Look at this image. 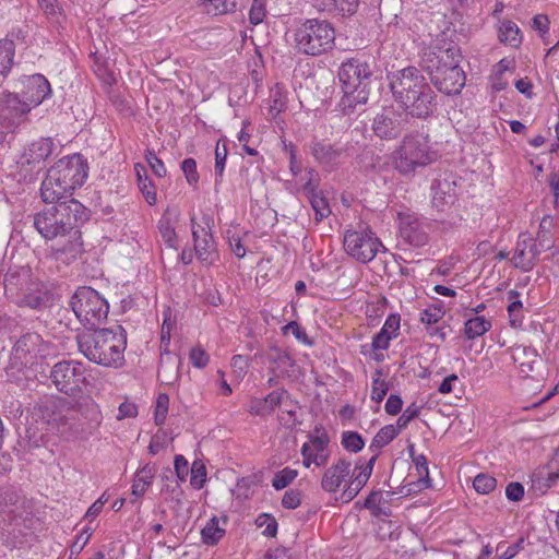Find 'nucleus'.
<instances>
[{
    "mask_svg": "<svg viewBox=\"0 0 559 559\" xmlns=\"http://www.w3.org/2000/svg\"><path fill=\"white\" fill-rule=\"evenodd\" d=\"M169 397L165 393L158 394L155 404V423L156 425H163L166 420L168 413Z\"/></svg>",
    "mask_w": 559,
    "mask_h": 559,
    "instance_id": "nucleus-56",
    "label": "nucleus"
},
{
    "mask_svg": "<svg viewBox=\"0 0 559 559\" xmlns=\"http://www.w3.org/2000/svg\"><path fill=\"white\" fill-rule=\"evenodd\" d=\"M399 231L401 238L409 246L420 248L429 242L431 224L421 221L413 212H399Z\"/></svg>",
    "mask_w": 559,
    "mask_h": 559,
    "instance_id": "nucleus-13",
    "label": "nucleus"
},
{
    "mask_svg": "<svg viewBox=\"0 0 559 559\" xmlns=\"http://www.w3.org/2000/svg\"><path fill=\"white\" fill-rule=\"evenodd\" d=\"M519 297L520 294L516 290L512 289L508 292V299L510 300V305L508 306V313L512 326H520L523 321V305Z\"/></svg>",
    "mask_w": 559,
    "mask_h": 559,
    "instance_id": "nucleus-39",
    "label": "nucleus"
},
{
    "mask_svg": "<svg viewBox=\"0 0 559 559\" xmlns=\"http://www.w3.org/2000/svg\"><path fill=\"white\" fill-rule=\"evenodd\" d=\"M350 478V461L345 457H340L324 471L320 485L323 491L329 493H335Z\"/></svg>",
    "mask_w": 559,
    "mask_h": 559,
    "instance_id": "nucleus-23",
    "label": "nucleus"
},
{
    "mask_svg": "<svg viewBox=\"0 0 559 559\" xmlns=\"http://www.w3.org/2000/svg\"><path fill=\"white\" fill-rule=\"evenodd\" d=\"M53 148L55 143L50 138H40L32 142L16 162L24 176L38 174L45 167V162Z\"/></svg>",
    "mask_w": 559,
    "mask_h": 559,
    "instance_id": "nucleus-12",
    "label": "nucleus"
},
{
    "mask_svg": "<svg viewBox=\"0 0 559 559\" xmlns=\"http://www.w3.org/2000/svg\"><path fill=\"white\" fill-rule=\"evenodd\" d=\"M204 7L206 13L219 15L235 12L237 2L236 0H206Z\"/></svg>",
    "mask_w": 559,
    "mask_h": 559,
    "instance_id": "nucleus-41",
    "label": "nucleus"
},
{
    "mask_svg": "<svg viewBox=\"0 0 559 559\" xmlns=\"http://www.w3.org/2000/svg\"><path fill=\"white\" fill-rule=\"evenodd\" d=\"M37 3L50 22L57 24L62 23L64 12L58 0H37Z\"/></svg>",
    "mask_w": 559,
    "mask_h": 559,
    "instance_id": "nucleus-37",
    "label": "nucleus"
},
{
    "mask_svg": "<svg viewBox=\"0 0 559 559\" xmlns=\"http://www.w3.org/2000/svg\"><path fill=\"white\" fill-rule=\"evenodd\" d=\"M265 359L270 365L273 377L269 382L272 383L275 378L289 377L290 368L294 366V359L285 350L277 346H271L265 353Z\"/></svg>",
    "mask_w": 559,
    "mask_h": 559,
    "instance_id": "nucleus-28",
    "label": "nucleus"
},
{
    "mask_svg": "<svg viewBox=\"0 0 559 559\" xmlns=\"http://www.w3.org/2000/svg\"><path fill=\"white\" fill-rule=\"evenodd\" d=\"M145 159H146L147 164L150 165L151 169L153 170V173L157 177L163 178L167 175V169H166L163 160L159 159L153 151H151V150L146 151Z\"/></svg>",
    "mask_w": 559,
    "mask_h": 559,
    "instance_id": "nucleus-58",
    "label": "nucleus"
},
{
    "mask_svg": "<svg viewBox=\"0 0 559 559\" xmlns=\"http://www.w3.org/2000/svg\"><path fill=\"white\" fill-rule=\"evenodd\" d=\"M52 167L66 180L72 192L82 187L88 177V165L81 154L64 156Z\"/></svg>",
    "mask_w": 559,
    "mask_h": 559,
    "instance_id": "nucleus-17",
    "label": "nucleus"
},
{
    "mask_svg": "<svg viewBox=\"0 0 559 559\" xmlns=\"http://www.w3.org/2000/svg\"><path fill=\"white\" fill-rule=\"evenodd\" d=\"M413 462L415 464L417 474L419 476L418 484L420 485V489L428 488L430 486V479L428 477V461L424 454H418L417 456H413Z\"/></svg>",
    "mask_w": 559,
    "mask_h": 559,
    "instance_id": "nucleus-48",
    "label": "nucleus"
},
{
    "mask_svg": "<svg viewBox=\"0 0 559 559\" xmlns=\"http://www.w3.org/2000/svg\"><path fill=\"white\" fill-rule=\"evenodd\" d=\"M543 250L536 240L527 233H521L518 237L511 263L523 272H530L536 265Z\"/></svg>",
    "mask_w": 559,
    "mask_h": 559,
    "instance_id": "nucleus-21",
    "label": "nucleus"
},
{
    "mask_svg": "<svg viewBox=\"0 0 559 559\" xmlns=\"http://www.w3.org/2000/svg\"><path fill=\"white\" fill-rule=\"evenodd\" d=\"M4 294L19 307L41 310L48 306L49 296L46 287L31 277L29 270H12L7 273Z\"/></svg>",
    "mask_w": 559,
    "mask_h": 559,
    "instance_id": "nucleus-6",
    "label": "nucleus"
},
{
    "mask_svg": "<svg viewBox=\"0 0 559 559\" xmlns=\"http://www.w3.org/2000/svg\"><path fill=\"white\" fill-rule=\"evenodd\" d=\"M513 360L518 364L520 373L528 377L534 371V365L537 362V353L535 349L525 346H519L513 350Z\"/></svg>",
    "mask_w": 559,
    "mask_h": 559,
    "instance_id": "nucleus-31",
    "label": "nucleus"
},
{
    "mask_svg": "<svg viewBox=\"0 0 559 559\" xmlns=\"http://www.w3.org/2000/svg\"><path fill=\"white\" fill-rule=\"evenodd\" d=\"M40 194L44 202L58 204L62 199L71 197L72 190L58 171L51 167L41 182Z\"/></svg>",
    "mask_w": 559,
    "mask_h": 559,
    "instance_id": "nucleus-25",
    "label": "nucleus"
},
{
    "mask_svg": "<svg viewBox=\"0 0 559 559\" xmlns=\"http://www.w3.org/2000/svg\"><path fill=\"white\" fill-rule=\"evenodd\" d=\"M377 377L372 378L371 384V400L376 403H381L389 391V384L385 380L381 379V371L376 372Z\"/></svg>",
    "mask_w": 559,
    "mask_h": 559,
    "instance_id": "nucleus-51",
    "label": "nucleus"
},
{
    "mask_svg": "<svg viewBox=\"0 0 559 559\" xmlns=\"http://www.w3.org/2000/svg\"><path fill=\"white\" fill-rule=\"evenodd\" d=\"M524 539L520 538L516 543L504 548V542L497 545L498 559H513L520 550L523 549Z\"/></svg>",
    "mask_w": 559,
    "mask_h": 559,
    "instance_id": "nucleus-57",
    "label": "nucleus"
},
{
    "mask_svg": "<svg viewBox=\"0 0 559 559\" xmlns=\"http://www.w3.org/2000/svg\"><path fill=\"white\" fill-rule=\"evenodd\" d=\"M491 329V321L486 319L484 316H476L469 318L464 324V335L468 340H475L483 336Z\"/></svg>",
    "mask_w": 559,
    "mask_h": 559,
    "instance_id": "nucleus-35",
    "label": "nucleus"
},
{
    "mask_svg": "<svg viewBox=\"0 0 559 559\" xmlns=\"http://www.w3.org/2000/svg\"><path fill=\"white\" fill-rule=\"evenodd\" d=\"M419 406L414 403L407 406V408L397 418L396 428H399V430L406 428L407 425L419 415Z\"/></svg>",
    "mask_w": 559,
    "mask_h": 559,
    "instance_id": "nucleus-61",
    "label": "nucleus"
},
{
    "mask_svg": "<svg viewBox=\"0 0 559 559\" xmlns=\"http://www.w3.org/2000/svg\"><path fill=\"white\" fill-rule=\"evenodd\" d=\"M258 527L263 528L262 534L267 537H275L277 533V522L274 516L262 513L255 519Z\"/></svg>",
    "mask_w": 559,
    "mask_h": 559,
    "instance_id": "nucleus-52",
    "label": "nucleus"
},
{
    "mask_svg": "<svg viewBox=\"0 0 559 559\" xmlns=\"http://www.w3.org/2000/svg\"><path fill=\"white\" fill-rule=\"evenodd\" d=\"M190 484L194 489H201L206 481V467L201 460H195L191 466Z\"/></svg>",
    "mask_w": 559,
    "mask_h": 559,
    "instance_id": "nucleus-47",
    "label": "nucleus"
},
{
    "mask_svg": "<svg viewBox=\"0 0 559 559\" xmlns=\"http://www.w3.org/2000/svg\"><path fill=\"white\" fill-rule=\"evenodd\" d=\"M438 158V154L429 144V136L424 132H411L401 141L393 152L394 168L403 176H413L429 166Z\"/></svg>",
    "mask_w": 559,
    "mask_h": 559,
    "instance_id": "nucleus-5",
    "label": "nucleus"
},
{
    "mask_svg": "<svg viewBox=\"0 0 559 559\" xmlns=\"http://www.w3.org/2000/svg\"><path fill=\"white\" fill-rule=\"evenodd\" d=\"M473 486L478 493L487 495L496 488L497 480L495 477L481 473L474 478Z\"/></svg>",
    "mask_w": 559,
    "mask_h": 559,
    "instance_id": "nucleus-53",
    "label": "nucleus"
},
{
    "mask_svg": "<svg viewBox=\"0 0 559 559\" xmlns=\"http://www.w3.org/2000/svg\"><path fill=\"white\" fill-rule=\"evenodd\" d=\"M32 108L15 92L0 94V121L7 130H13L27 120Z\"/></svg>",
    "mask_w": 559,
    "mask_h": 559,
    "instance_id": "nucleus-15",
    "label": "nucleus"
},
{
    "mask_svg": "<svg viewBox=\"0 0 559 559\" xmlns=\"http://www.w3.org/2000/svg\"><path fill=\"white\" fill-rule=\"evenodd\" d=\"M154 475L155 468L150 464L144 465L140 471H138L132 484V495L135 497H142L152 485Z\"/></svg>",
    "mask_w": 559,
    "mask_h": 559,
    "instance_id": "nucleus-34",
    "label": "nucleus"
},
{
    "mask_svg": "<svg viewBox=\"0 0 559 559\" xmlns=\"http://www.w3.org/2000/svg\"><path fill=\"white\" fill-rule=\"evenodd\" d=\"M300 181H304L301 191L307 199L321 192L319 190V176L313 168H308L305 176L300 177Z\"/></svg>",
    "mask_w": 559,
    "mask_h": 559,
    "instance_id": "nucleus-42",
    "label": "nucleus"
},
{
    "mask_svg": "<svg viewBox=\"0 0 559 559\" xmlns=\"http://www.w3.org/2000/svg\"><path fill=\"white\" fill-rule=\"evenodd\" d=\"M301 503V492L297 489L288 490L284 493L282 506L286 509L294 510Z\"/></svg>",
    "mask_w": 559,
    "mask_h": 559,
    "instance_id": "nucleus-64",
    "label": "nucleus"
},
{
    "mask_svg": "<svg viewBox=\"0 0 559 559\" xmlns=\"http://www.w3.org/2000/svg\"><path fill=\"white\" fill-rule=\"evenodd\" d=\"M406 115L426 119L433 115L437 108V96L430 85H427L416 94L400 104Z\"/></svg>",
    "mask_w": 559,
    "mask_h": 559,
    "instance_id": "nucleus-22",
    "label": "nucleus"
},
{
    "mask_svg": "<svg viewBox=\"0 0 559 559\" xmlns=\"http://www.w3.org/2000/svg\"><path fill=\"white\" fill-rule=\"evenodd\" d=\"M72 408L86 420L90 432L96 430L102 425V411L91 396L81 397L74 406L63 397H48L40 402L37 415L50 427V430L63 431L61 428L68 425L67 413Z\"/></svg>",
    "mask_w": 559,
    "mask_h": 559,
    "instance_id": "nucleus-4",
    "label": "nucleus"
},
{
    "mask_svg": "<svg viewBox=\"0 0 559 559\" xmlns=\"http://www.w3.org/2000/svg\"><path fill=\"white\" fill-rule=\"evenodd\" d=\"M498 38L500 43L510 47H518L522 43L519 26L510 20H498Z\"/></svg>",
    "mask_w": 559,
    "mask_h": 559,
    "instance_id": "nucleus-32",
    "label": "nucleus"
},
{
    "mask_svg": "<svg viewBox=\"0 0 559 559\" xmlns=\"http://www.w3.org/2000/svg\"><path fill=\"white\" fill-rule=\"evenodd\" d=\"M158 231H159V235H160L163 241L169 248H176V246H177V234H176L175 227L171 224L169 218L163 217L158 222Z\"/></svg>",
    "mask_w": 559,
    "mask_h": 559,
    "instance_id": "nucleus-46",
    "label": "nucleus"
},
{
    "mask_svg": "<svg viewBox=\"0 0 559 559\" xmlns=\"http://www.w3.org/2000/svg\"><path fill=\"white\" fill-rule=\"evenodd\" d=\"M227 158V147L217 143L215 148V183L222 181Z\"/></svg>",
    "mask_w": 559,
    "mask_h": 559,
    "instance_id": "nucleus-54",
    "label": "nucleus"
},
{
    "mask_svg": "<svg viewBox=\"0 0 559 559\" xmlns=\"http://www.w3.org/2000/svg\"><path fill=\"white\" fill-rule=\"evenodd\" d=\"M376 459L377 456L374 455L367 463L356 464L355 468H352V478L356 480V485L365 486L367 484L371 476Z\"/></svg>",
    "mask_w": 559,
    "mask_h": 559,
    "instance_id": "nucleus-44",
    "label": "nucleus"
},
{
    "mask_svg": "<svg viewBox=\"0 0 559 559\" xmlns=\"http://www.w3.org/2000/svg\"><path fill=\"white\" fill-rule=\"evenodd\" d=\"M381 247L382 243L368 227L361 230H347L344 235L345 251L361 263L370 262Z\"/></svg>",
    "mask_w": 559,
    "mask_h": 559,
    "instance_id": "nucleus-9",
    "label": "nucleus"
},
{
    "mask_svg": "<svg viewBox=\"0 0 559 559\" xmlns=\"http://www.w3.org/2000/svg\"><path fill=\"white\" fill-rule=\"evenodd\" d=\"M190 222L194 252L198 260L205 265L213 264L218 259L216 242L211 233L213 218L209 215H204L201 224L195 221L194 216H191Z\"/></svg>",
    "mask_w": 559,
    "mask_h": 559,
    "instance_id": "nucleus-10",
    "label": "nucleus"
},
{
    "mask_svg": "<svg viewBox=\"0 0 559 559\" xmlns=\"http://www.w3.org/2000/svg\"><path fill=\"white\" fill-rule=\"evenodd\" d=\"M20 90L15 92L33 109L51 95L49 81L39 73L22 76L19 80Z\"/></svg>",
    "mask_w": 559,
    "mask_h": 559,
    "instance_id": "nucleus-19",
    "label": "nucleus"
},
{
    "mask_svg": "<svg viewBox=\"0 0 559 559\" xmlns=\"http://www.w3.org/2000/svg\"><path fill=\"white\" fill-rule=\"evenodd\" d=\"M85 367L82 362L75 360H63L57 362L51 371L50 379L55 386L66 394L79 389L84 380Z\"/></svg>",
    "mask_w": 559,
    "mask_h": 559,
    "instance_id": "nucleus-14",
    "label": "nucleus"
},
{
    "mask_svg": "<svg viewBox=\"0 0 559 559\" xmlns=\"http://www.w3.org/2000/svg\"><path fill=\"white\" fill-rule=\"evenodd\" d=\"M70 305L79 321L88 329L99 325L109 310L107 300L95 289L85 286L74 293Z\"/></svg>",
    "mask_w": 559,
    "mask_h": 559,
    "instance_id": "nucleus-8",
    "label": "nucleus"
},
{
    "mask_svg": "<svg viewBox=\"0 0 559 559\" xmlns=\"http://www.w3.org/2000/svg\"><path fill=\"white\" fill-rule=\"evenodd\" d=\"M297 475L298 473L296 469L285 467L274 475L272 486L276 490H282L286 488L289 484H292L294 479L297 477Z\"/></svg>",
    "mask_w": 559,
    "mask_h": 559,
    "instance_id": "nucleus-50",
    "label": "nucleus"
},
{
    "mask_svg": "<svg viewBox=\"0 0 559 559\" xmlns=\"http://www.w3.org/2000/svg\"><path fill=\"white\" fill-rule=\"evenodd\" d=\"M76 343L80 353L94 364L109 368L123 364L127 337L120 325L79 334Z\"/></svg>",
    "mask_w": 559,
    "mask_h": 559,
    "instance_id": "nucleus-2",
    "label": "nucleus"
},
{
    "mask_svg": "<svg viewBox=\"0 0 559 559\" xmlns=\"http://www.w3.org/2000/svg\"><path fill=\"white\" fill-rule=\"evenodd\" d=\"M84 206L76 200L70 199L36 213L33 225L45 240L67 238V243L57 249V252L67 253L75 259L82 252L80 231L75 228Z\"/></svg>",
    "mask_w": 559,
    "mask_h": 559,
    "instance_id": "nucleus-1",
    "label": "nucleus"
},
{
    "mask_svg": "<svg viewBox=\"0 0 559 559\" xmlns=\"http://www.w3.org/2000/svg\"><path fill=\"white\" fill-rule=\"evenodd\" d=\"M401 318L399 314H390L381 328L380 332L390 335L392 338L396 337L400 330Z\"/></svg>",
    "mask_w": 559,
    "mask_h": 559,
    "instance_id": "nucleus-62",
    "label": "nucleus"
},
{
    "mask_svg": "<svg viewBox=\"0 0 559 559\" xmlns=\"http://www.w3.org/2000/svg\"><path fill=\"white\" fill-rule=\"evenodd\" d=\"M407 115L393 108H384L372 120L373 133L382 140L396 139L406 128Z\"/></svg>",
    "mask_w": 559,
    "mask_h": 559,
    "instance_id": "nucleus-16",
    "label": "nucleus"
},
{
    "mask_svg": "<svg viewBox=\"0 0 559 559\" xmlns=\"http://www.w3.org/2000/svg\"><path fill=\"white\" fill-rule=\"evenodd\" d=\"M308 200L316 213L317 222H321L323 218L328 217L331 214L329 203L324 198L322 191L310 197Z\"/></svg>",
    "mask_w": 559,
    "mask_h": 559,
    "instance_id": "nucleus-45",
    "label": "nucleus"
},
{
    "mask_svg": "<svg viewBox=\"0 0 559 559\" xmlns=\"http://www.w3.org/2000/svg\"><path fill=\"white\" fill-rule=\"evenodd\" d=\"M551 223L552 221L549 216H544L539 223V230L537 234V239L535 240L543 251L550 249L552 246V239L550 236Z\"/></svg>",
    "mask_w": 559,
    "mask_h": 559,
    "instance_id": "nucleus-43",
    "label": "nucleus"
},
{
    "mask_svg": "<svg viewBox=\"0 0 559 559\" xmlns=\"http://www.w3.org/2000/svg\"><path fill=\"white\" fill-rule=\"evenodd\" d=\"M389 79L393 97L399 104L429 85L426 78L415 67L404 68L390 75Z\"/></svg>",
    "mask_w": 559,
    "mask_h": 559,
    "instance_id": "nucleus-11",
    "label": "nucleus"
},
{
    "mask_svg": "<svg viewBox=\"0 0 559 559\" xmlns=\"http://www.w3.org/2000/svg\"><path fill=\"white\" fill-rule=\"evenodd\" d=\"M342 445L349 452L357 453L365 447L362 437L355 431H344L342 433Z\"/></svg>",
    "mask_w": 559,
    "mask_h": 559,
    "instance_id": "nucleus-49",
    "label": "nucleus"
},
{
    "mask_svg": "<svg viewBox=\"0 0 559 559\" xmlns=\"http://www.w3.org/2000/svg\"><path fill=\"white\" fill-rule=\"evenodd\" d=\"M228 520L226 516L211 518L201 530V540L206 546H216L226 534Z\"/></svg>",
    "mask_w": 559,
    "mask_h": 559,
    "instance_id": "nucleus-29",
    "label": "nucleus"
},
{
    "mask_svg": "<svg viewBox=\"0 0 559 559\" xmlns=\"http://www.w3.org/2000/svg\"><path fill=\"white\" fill-rule=\"evenodd\" d=\"M460 50L455 45L437 47L424 52L421 62L433 85L443 94H459L465 86V73L459 66Z\"/></svg>",
    "mask_w": 559,
    "mask_h": 559,
    "instance_id": "nucleus-3",
    "label": "nucleus"
},
{
    "mask_svg": "<svg viewBox=\"0 0 559 559\" xmlns=\"http://www.w3.org/2000/svg\"><path fill=\"white\" fill-rule=\"evenodd\" d=\"M456 199V185L452 176L440 177L431 186V202L438 211L454 203Z\"/></svg>",
    "mask_w": 559,
    "mask_h": 559,
    "instance_id": "nucleus-26",
    "label": "nucleus"
},
{
    "mask_svg": "<svg viewBox=\"0 0 559 559\" xmlns=\"http://www.w3.org/2000/svg\"><path fill=\"white\" fill-rule=\"evenodd\" d=\"M343 90V96L338 102V108L344 115L356 112L368 100V90L356 88V91Z\"/></svg>",
    "mask_w": 559,
    "mask_h": 559,
    "instance_id": "nucleus-30",
    "label": "nucleus"
},
{
    "mask_svg": "<svg viewBox=\"0 0 559 559\" xmlns=\"http://www.w3.org/2000/svg\"><path fill=\"white\" fill-rule=\"evenodd\" d=\"M444 312L439 307H429L420 312V321L421 323L431 326L436 323H438Z\"/></svg>",
    "mask_w": 559,
    "mask_h": 559,
    "instance_id": "nucleus-59",
    "label": "nucleus"
},
{
    "mask_svg": "<svg viewBox=\"0 0 559 559\" xmlns=\"http://www.w3.org/2000/svg\"><path fill=\"white\" fill-rule=\"evenodd\" d=\"M266 16V0H252L249 11V22L258 25L263 22Z\"/></svg>",
    "mask_w": 559,
    "mask_h": 559,
    "instance_id": "nucleus-55",
    "label": "nucleus"
},
{
    "mask_svg": "<svg viewBox=\"0 0 559 559\" xmlns=\"http://www.w3.org/2000/svg\"><path fill=\"white\" fill-rule=\"evenodd\" d=\"M294 40L300 53L320 56L334 47L335 31L328 21L309 19L295 29Z\"/></svg>",
    "mask_w": 559,
    "mask_h": 559,
    "instance_id": "nucleus-7",
    "label": "nucleus"
},
{
    "mask_svg": "<svg viewBox=\"0 0 559 559\" xmlns=\"http://www.w3.org/2000/svg\"><path fill=\"white\" fill-rule=\"evenodd\" d=\"M323 9L342 15L354 14L358 8V0H322Z\"/></svg>",
    "mask_w": 559,
    "mask_h": 559,
    "instance_id": "nucleus-38",
    "label": "nucleus"
},
{
    "mask_svg": "<svg viewBox=\"0 0 559 559\" xmlns=\"http://www.w3.org/2000/svg\"><path fill=\"white\" fill-rule=\"evenodd\" d=\"M181 170L186 176L189 185H195L199 181V174L197 170V162L193 158H186L181 163Z\"/></svg>",
    "mask_w": 559,
    "mask_h": 559,
    "instance_id": "nucleus-60",
    "label": "nucleus"
},
{
    "mask_svg": "<svg viewBox=\"0 0 559 559\" xmlns=\"http://www.w3.org/2000/svg\"><path fill=\"white\" fill-rule=\"evenodd\" d=\"M46 352L41 336L35 332L23 334L14 344L11 360L16 368L26 367L33 360Z\"/></svg>",
    "mask_w": 559,
    "mask_h": 559,
    "instance_id": "nucleus-18",
    "label": "nucleus"
},
{
    "mask_svg": "<svg viewBox=\"0 0 559 559\" xmlns=\"http://www.w3.org/2000/svg\"><path fill=\"white\" fill-rule=\"evenodd\" d=\"M310 153L320 165L334 168L344 156L345 150L325 141H313L310 144Z\"/></svg>",
    "mask_w": 559,
    "mask_h": 559,
    "instance_id": "nucleus-27",
    "label": "nucleus"
},
{
    "mask_svg": "<svg viewBox=\"0 0 559 559\" xmlns=\"http://www.w3.org/2000/svg\"><path fill=\"white\" fill-rule=\"evenodd\" d=\"M371 71L367 62L358 59H350L342 63L338 70L342 88L356 91V88L368 90Z\"/></svg>",
    "mask_w": 559,
    "mask_h": 559,
    "instance_id": "nucleus-20",
    "label": "nucleus"
},
{
    "mask_svg": "<svg viewBox=\"0 0 559 559\" xmlns=\"http://www.w3.org/2000/svg\"><path fill=\"white\" fill-rule=\"evenodd\" d=\"M302 464L309 468L325 466L330 459L329 438L325 435L311 436L301 447Z\"/></svg>",
    "mask_w": 559,
    "mask_h": 559,
    "instance_id": "nucleus-24",
    "label": "nucleus"
},
{
    "mask_svg": "<svg viewBox=\"0 0 559 559\" xmlns=\"http://www.w3.org/2000/svg\"><path fill=\"white\" fill-rule=\"evenodd\" d=\"M400 433L399 428L394 425H386L382 427L373 437L370 448L381 449L393 441Z\"/></svg>",
    "mask_w": 559,
    "mask_h": 559,
    "instance_id": "nucleus-40",
    "label": "nucleus"
},
{
    "mask_svg": "<svg viewBox=\"0 0 559 559\" xmlns=\"http://www.w3.org/2000/svg\"><path fill=\"white\" fill-rule=\"evenodd\" d=\"M14 53L15 45L13 40L0 39V76L7 75L10 71Z\"/></svg>",
    "mask_w": 559,
    "mask_h": 559,
    "instance_id": "nucleus-36",
    "label": "nucleus"
},
{
    "mask_svg": "<svg viewBox=\"0 0 559 559\" xmlns=\"http://www.w3.org/2000/svg\"><path fill=\"white\" fill-rule=\"evenodd\" d=\"M190 360L193 367L203 368L209 364L210 356L203 348L194 347L190 352Z\"/></svg>",
    "mask_w": 559,
    "mask_h": 559,
    "instance_id": "nucleus-63",
    "label": "nucleus"
},
{
    "mask_svg": "<svg viewBox=\"0 0 559 559\" xmlns=\"http://www.w3.org/2000/svg\"><path fill=\"white\" fill-rule=\"evenodd\" d=\"M134 170L136 174L138 187L150 205H154L157 202L156 188L154 182L148 178L145 167L142 164H135Z\"/></svg>",
    "mask_w": 559,
    "mask_h": 559,
    "instance_id": "nucleus-33",
    "label": "nucleus"
}]
</instances>
